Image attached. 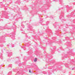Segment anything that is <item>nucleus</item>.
Returning a JSON list of instances; mask_svg holds the SVG:
<instances>
[{"label": "nucleus", "instance_id": "nucleus-1", "mask_svg": "<svg viewBox=\"0 0 75 75\" xmlns=\"http://www.w3.org/2000/svg\"><path fill=\"white\" fill-rule=\"evenodd\" d=\"M37 61V58H35V60H34V62H36V61Z\"/></svg>", "mask_w": 75, "mask_h": 75}, {"label": "nucleus", "instance_id": "nucleus-2", "mask_svg": "<svg viewBox=\"0 0 75 75\" xmlns=\"http://www.w3.org/2000/svg\"><path fill=\"white\" fill-rule=\"evenodd\" d=\"M29 72L30 73H31V71L30 70H29Z\"/></svg>", "mask_w": 75, "mask_h": 75}]
</instances>
